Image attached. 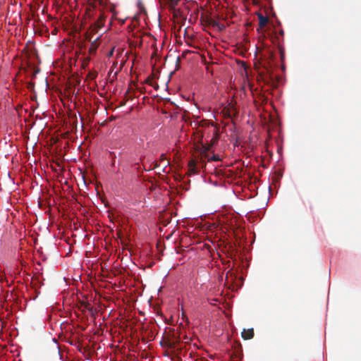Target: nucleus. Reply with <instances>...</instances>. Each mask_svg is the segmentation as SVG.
Returning a JSON list of instances; mask_svg holds the SVG:
<instances>
[{
	"label": "nucleus",
	"mask_w": 361,
	"mask_h": 361,
	"mask_svg": "<svg viewBox=\"0 0 361 361\" xmlns=\"http://www.w3.org/2000/svg\"><path fill=\"white\" fill-rule=\"evenodd\" d=\"M99 39V36L97 37L92 42L91 45L89 48L88 52L90 54H95L97 48H98V43L97 40Z\"/></svg>",
	"instance_id": "0eeeda50"
},
{
	"label": "nucleus",
	"mask_w": 361,
	"mask_h": 361,
	"mask_svg": "<svg viewBox=\"0 0 361 361\" xmlns=\"http://www.w3.org/2000/svg\"><path fill=\"white\" fill-rule=\"evenodd\" d=\"M188 171L190 174L196 173L197 172L196 167L189 168Z\"/></svg>",
	"instance_id": "9d476101"
},
{
	"label": "nucleus",
	"mask_w": 361,
	"mask_h": 361,
	"mask_svg": "<svg viewBox=\"0 0 361 361\" xmlns=\"http://www.w3.org/2000/svg\"><path fill=\"white\" fill-rule=\"evenodd\" d=\"M199 13L198 9H196L195 14H197V13Z\"/></svg>",
	"instance_id": "f3484780"
},
{
	"label": "nucleus",
	"mask_w": 361,
	"mask_h": 361,
	"mask_svg": "<svg viewBox=\"0 0 361 361\" xmlns=\"http://www.w3.org/2000/svg\"><path fill=\"white\" fill-rule=\"evenodd\" d=\"M180 1V0H169L170 7L173 9H175V7L178 5Z\"/></svg>",
	"instance_id": "6e6552de"
},
{
	"label": "nucleus",
	"mask_w": 361,
	"mask_h": 361,
	"mask_svg": "<svg viewBox=\"0 0 361 361\" xmlns=\"http://www.w3.org/2000/svg\"><path fill=\"white\" fill-rule=\"evenodd\" d=\"M218 160H219V159L216 155H213L211 158L209 159V161H218Z\"/></svg>",
	"instance_id": "f8f14e48"
},
{
	"label": "nucleus",
	"mask_w": 361,
	"mask_h": 361,
	"mask_svg": "<svg viewBox=\"0 0 361 361\" xmlns=\"http://www.w3.org/2000/svg\"><path fill=\"white\" fill-rule=\"evenodd\" d=\"M178 341L173 338H169V336L164 338V341L161 342V345H165L169 348H175Z\"/></svg>",
	"instance_id": "7ed1b4c3"
},
{
	"label": "nucleus",
	"mask_w": 361,
	"mask_h": 361,
	"mask_svg": "<svg viewBox=\"0 0 361 361\" xmlns=\"http://www.w3.org/2000/svg\"><path fill=\"white\" fill-rule=\"evenodd\" d=\"M214 27H217L219 30H223L224 29H225V26L219 23V26H214Z\"/></svg>",
	"instance_id": "9b49d317"
},
{
	"label": "nucleus",
	"mask_w": 361,
	"mask_h": 361,
	"mask_svg": "<svg viewBox=\"0 0 361 361\" xmlns=\"http://www.w3.org/2000/svg\"><path fill=\"white\" fill-rule=\"evenodd\" d=\"M196 167V162L195 160H190L188 163V168Z\"/></svg>",
	"instance_id": "1a4fd4ad"
},
{
	"label": "nucleus",
	"mask_w": 361,
	"mask_h": 361,
	"mask_svg": "<svg viewBox=\"0 0 361 361\" xmlns=\"http://www.w3.org/2000/svg\"><path fill=\"white\" fill-rule=\"evenodd\" d=\"M177 62H178V63H179V62H180V59H179V58H178V59H177Z\"/></svg>",
	"instance_id": "a211bd4d"
},
{
	"label": "nucleus",
	"mask_w": 361,
	"mask_h": 361,
	"mask_svg": "<svg viewBox=\"0 0 361 361\" xmlns=\"http://www.w3.org/2000/svg\"><path fill=\"white\" fill-rule=\"evenodd\" d=\"M161 166V164H158L157 161L154 163V168H157Z\"/></svg>",
	"instance_id": "4468645a"
},
{
	"label": "nucleus",
	"mask_w": 361,
	"mask_h": 361,
	"mask_svg": "<svg viewBox=\"0 0 361 361\" xmlns=\"http://www.w3.org/2000/svg\"><path fill=\"white\" fill-rule=\"evenodd\" d=\"M212 141L213 142V143H214V142H216L217 141V138L213 137L212 139Z\"/></svg>",
	"instance_id": "dca6fc26"
},
{
	"label": "nucleus",
	"mask_w": 361,
	"mask_h": 361,
	"mask_svg": "<svg viewBox=\"0 0 361 361\" xmlns=\"http://www.w3.org/2000/svg\"><path fill=\"white\" fill-rule=\"evenodd\" d=\"M279 51H280L281 58H283V49L280 46H279Z\"/></svg>",
	"instance_id": "ddd939ff"
},
{
	"label": "nucleus",
	"mask_w": 361,
	"mask_h": 361,
	"mask_svg": "<svg viewBox=\"0 0 361 361\" xmlns=\"http://www.w3.org/2000/svg\"><path fill=\"white\" fill-rule=\"evenodd\" d=\"M279 35H280L281 37H283L284 32H283V30H281L279 31Z\"/></svg>",
	"instance_id": "2eb2a0df"
},
{
	"label": "nucleus",
	"mask_w": 361,
	"mask_h": 361,
	"mask_svg": "<svg viewBox=\"0 0 361 361\" xmlns=\"http://www.w3.org/2000/svg\"><path fill=\"white\" fill-rule=\"evenodd\" d=\"M254 334L253 329H243L241 333L242 338L245 340L252 338L254 337Z\"/></svg>",
	"instance_id": "20e7f679"
},
{
	"label": "nucleus",
	"mask_w": 361,
	"mask_h": 361,
	"mask_svg": "<svg viewBox=\"0 0 361 361\" xmlns=\"http://www.w3.org/2000/svg\"><path fill=\"white\" fill-rule=\"evenodd\" d=\"M104 25V14L100 13L97 21L90 27V30L89 34L87 36V39L89 41L92 40V37H91L92 34H97L99 32V30Z\"/></svg>",
	"instance_id": "f257e3e1"
},
{
	"label": "nucleus",
	"mask_w": 361,
	"mask_h": 361,
	"mask_svg": "<svg viewBox=\"0 0 361 361\" xmlns=\"http://www.w3.org/2000/svg\"><path fill=\"white\" fill-rule=\"evenodd\" d=\"M159 164H161V166H162V171L163 172H165V169L166 168L169 166L170 164V161L169 160H168L165 156L164 154H162L161 156H160V158H159Z\"/></svg>",
	"instance_id": "423d86ee"
},
{
	"label": "nucleus",
	"mask_w": 361,
	"mask_h": 361,
	"mask_svg": "<svg viewBox=\"0 0 361 361\" xmlns=\"http://www.w3.org/2000/svg\"><path fill=\"white\" fill-rule=\"evenodd\" d=\"M200 19L201 21L212 27L219 26V23L208 16H204L203 14H202Z\"/></svg>",
	"instance_id": "f03ea898"
},
{
	"label": "nucleus",
	"mask_w": 361,
	"mask_h": 361,
	"mask_svg": "<svg viewBox=\"0 0 361 361\" xmlns=\"http://www.w3.org/2000/svg\"><path fill=\"white\" fill-rule=\"evenodd\" d=\"M257 14L259 18V26L260 28H263L268 23L269 18L267 16H264L260 13H257Z\"/></svg>",
	"instance_id": "39448f33"
}]
</instances>
